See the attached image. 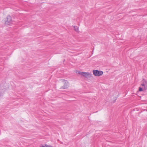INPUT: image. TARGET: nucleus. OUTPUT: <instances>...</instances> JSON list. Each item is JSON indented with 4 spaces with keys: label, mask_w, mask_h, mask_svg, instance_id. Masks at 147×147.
Masks as SVG:
<instances>
[{
    "label": "nucleus",
    "mask_w": 147,
    "mask_h": 147,
    "mask_svg": "<svg viewBox=\"0 0 147 147\" xmlns=\"http://www.w3.org/2000/svg\"><path fill=\"white\" fill-rule=\"evenodd\" d=\"M74 30L77 32H78L79 30L77 26H74Z\"/></svg>",
    "instance_id": "423d86ee"
},
{
    "label": "nucleus",
    "mask_w": 147,
    "mask_h": 147,
    "mask_svg": "<svg viewBox=\"0 0 147 147\" xmlns=\"http://www.w3.org/2000/svg\"><path fill=\"white\" fill-rule=\"evenodd\" d=\"M47 146H48V145H46L44 146H41L40 147H47Z\"/></svg>",
    "instance_id": "6e6552de"
},
{
    "label": "nucleus",
    "mask_w": 147,
    "mask_h": 147,
    "mask_svg": "<svg viewBox=\"0 0 147 147\" xmlns=\"http://www.w3.org/2000/svg\"><path fill=\"white\" fill-rule=\"evenodd\" d=\"M79 73L86 78L90 77L91 75V74L88 72H80Z\"/></svg>",
    "instance_id": "7ed1b4c3"
},
{
    "label": "nucleus",
    "mask_w": 147,
    "mask_h": 147,
    "mask_svg": "<svg viewBox=\"0 0 147 147\" xmlns=\"http://www.w3.org/2000/svg\"><path fill=\"white\" fill-rule=\"evenodd\" d=\"M143 80V82L141 84V86H144V89L145 90H146L147 89V87L145 86V85L147 84V82L144 79Z\"/></svg>",
    "instance_id": "39448f33"
},
{
    "label": "nucleus",
    "mask_w": 147,
    "mask_h": 147,
    "mask_svg": "<svg viewBox=\"0 0 147 147\" xmlns=\"http://www.w3.org/2000/svg\"><path fill=\"white\" fill-rule=\"evenodd\" d=\"M47 147H53L51 146H49V145H48Z\"/></svg>",
    "instance_id": "1a4fd4ad"
},
{
    "label": "nucleus",
    "mask_w": 147,
    "mask_h": 147,
    "mask_svg": "<svg viewBox=\"0 0 147 147\" xmlns=\"http://www.w3.org/2000/svg\"><path fill=\"white\" fill-rule=\"evenodd\" d=\"M65 81L64 85L62 86L61 88L63 89H65L67 88L69 86L68 82L66 80H64Z\"/></svg>",
    "instance_id": "20e7f679"
},
{
    "label": "nucleus",
    "mask_w": 147,
    "mask_h": 147,
    "mask_svg": "<svg viewBox=\"0 0 147 147\" xmlns=\"http://www.w3.org/2000/svg\"><path fill=\"white\" fill-rule=\"evenodd\" d=\"M139 91H140V92L142 91H143L142 88L141 87H140L139 88Z\"/></svg>",
    "instance_id": "0eeeda50"
},
{
    "label": "nucleus",
    "mask_w": 147,
    "mask_h": 147,
    "mask_svg": "<svg viewBox=\"0 0 147 147\" xmlns=\"http://www.w3.org/2000/svg\"><path fill=\"white\" fill-rule=\"evenodd\" d=\"M93 74L96 76H99L103 74V72L102 71H99L97 70H93Z\"/></svg>",
    "instance_id": "f257e3e1"
},
{
    "label": "nucleus",
    "mask_w": 147,
    "mask_h": 147,
    "mask_svg": "<svg viewBox=\"0 0 147 147\" xmlns=\"http://www.w3.org/2000/svg\"><path fill=\"white\" fill-rule=\"evenodd\" d=\"M117 99V97H115V100H116Z\"/></svg>",
    "instance_id": "9d476101"
},
{
    "label": "nucleus",
    "mask_w": 147,
    "mask_h": 147,
    "mask_svg": "<svg viewBox=\"0 0 147 147\" xmlns=\"http://www.w3.org/2000/svg\"><path fill=\"white\" fill-rule=\"evenodd\" d=\"M12 22L11 17L10 16H8L7 17V20L5 22V24L10 25L11 24Z\"/></svg>",
    "instance_id": "f03ea898"
}]
</instances>
